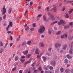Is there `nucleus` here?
Returning <instances> with one entry per match:
<instances>
[{
	"label": "nucleus",
	"mask_w": 73,
	"mask_h": 73,
	"mask_svg": "<svg viewBox=\"0 0 73 73\" xmlns=\"http://www.w3.org/2000/svg\"><path fill=\"white\" fill-rule=\"evenodd\" d=\"M65 10V7H63V9H62V11L63 12V11H64Z\"/></svg>",
	"instance_id": "nucleus-43"
},
{
	"label": "nucleus",
	"mask_w": 73,
	"mask_h": 73,
	"mask_svg": "<svg viewBox=\"0 0 73 73\" xmlns=\"http://www.w3.org/2000/svg\"><path fill=\"white\" fill-rule=\"evenodd\" d=\"M51 50H52V48L51 47H50L48 48V50L49 51V52H50L51 51Z\"/></svg>",
	"instance_id": "nucleus-44"
},
{
	"label": "nucleus",
	"mask_w": 73,
	"mask_h": 73,
	"mask_svg": "<svg viewBox=\"0 0 73 73\" xmlns=\"http://www.w3.org/2000/svg\"><path fill=\"white\" fill-rule=\"evenodd\" d=\"M57 23V21H55L51 23V25H54V24H56V23Z\"/></svg>",
	"instance_id": "nucleus-22"
},
{
	"label": "nucleus",
	"mask_w": 73,
	"mask_h": 73,
	"mask_svg": "<svg viewBox=\"0 0 73 73\" xmlns=\"http://www.w3.org/2000/svg\"><path fill=\"white\" fill-rule=\"evenodd\" d=\"M73 1H67V3H73Z\"/></svg>",
	"instance_id": "nucleus-50"
},
{
	"label": "nucleus",
	"mask_w": 73,
	"mask_h": 73,
	"mask_svg": "<svg viewBox=\"0 0 73 73\" xmlns=\"http://www.w3.org/2000/svg\"><path fill=\"white\" fill-rule=\"evenodd\" d=\"M25 58V56H22L21 57V58Z\"/></svg>",
	"instance_id": "nucleus-63"
},
{
	"label": "nucleus",
	"mask_w": 73,
	"mask_h": 73,
	"mask_svg": "<svg viewBox=\"0 0 73 73\" xmlns=\"http://www.w3.org/2000/svg\"><path fill=\"white\" fill-rule=\"evenodd\" d=\"M48 33L49 34H50V35L51 34V31H50V30H48Z\"/></svg>",
	"instance_id": "nucleus-45"
},
{
	"label": "nucleus",
	"mask_w": 73,
	"mask_h": 73,
	"mask_svg": "<svg viewBox=\"0 0 73 73\" xmlns=\"http://www.w3.org/2000/svg\"><path fill=\"white\" fill-rule=\"evenodd\" d=\"M30 61H28L27 62H25V64H29V63H30Z\"/></svg>",
	"instance_id": "nucleus-35"
},
{
	"label": "nucleus",
	"mask_w": 73,
	"mask_h": 73,
	"mask_svg": "<svg viewBox=\"0 0 73 73\" xmlns=\"http://www.w3.org/2000/svg\"><path fill=\"white\" fill-rule=\"evenodd\" d=\"M42 14H40L38 16V17H41V16H42Z\"/></svg>",
	"instance_id": "nucleus-32"
},
{
	"label": "nucleus",
	"mask_w": 73,
	"mask_h": 73,
	"mask_svg": "<svg viewBox=\"0 0 73 73\" xmlns=\"http://www.w3.org/2000/svg\"><path fill=\"white\" fill-rule=\"evenodd\" d=\"M64 35H62L61 36V38L62 39L64 38Z\"/></svg>",
	"instance_id": "nucleus-42"
},
{
	"label": "nucleus",
	"mask_w": 73,
	"mask_h": 73,
	"mask_svg": "<svg viewBox=\"0 0 73 73\" xmlns=\"http://www.w3.org/2000/svg\"><path fill=\"white\" fill-rule=\"evenodd\" d=\"M28 10H26L25 12V15L26 14H27V12H28Z\"/></svg>",
	"instance_id": "nucleus-60"
},
{
	"label": "nucleus",
	"mask_w": 73,
	"mask_h": 73,
	"mask_svg": "<svg viewBox=\"0 0 73 73\" xmlns=\"http://www.w3.org/2000/svg\"><path fill=\"white\" fill-rule=\"evenodd\" d=\"M23 72V70H20L19 71V73H22V72Z\"/></svg>",
	"instance_id": "nucleus-52"
},
{
	"label": "nucleus",
	"mask_w": 73,
	"mask_h": 73,
	"mask_svg": "<svg viewBox=\"0 0 73 73\" xmlns=\"http://www.w3.org/2000/svg\"><path fill=\"white\" fill-rule=\"evenodd\" d=\"M31 41H29L27 42V44L29 45H31Z\"/></svg>",
	"instance_id": "nucleus-30"
},
{
	"label": "nucleus",
	"mask_w": 73,
	"mask_h": 73,
	"mask_svg": "<svg viewBox=\"0 0 73 73\" xmlns=\"http://www.w3.org/2000/svg\"><path fill=\"white\" fill-rule=\"evenodd\" d=\"M38 69L39 70H42V68H41V67H40L38 68Z\"/></svg>",
	"instance_id": "nucleus-48"
},
{
	"label": "nucleus",
	"mask_w": 73,
	"mask_h": 73,
	"mask_svg": "<svg viewBox=\"0 0 73 73\" xmlns=\"http://www.w3.org/2000/svg\"><path fill=\"white\" fill-rule=\"evenodd\" d=\"M9 25L10 27L11 26V27H12V22H10Z\"/></svg>",
	"instance_id": "nucleus-24"
},
{
	"label": "nucleus",
	"mask_w": 73,
	"mask_h": 73,
	"mask_svg": "<svg viewBox=\"0 0 73 73\" xmlns=\"http://www.w3.org/2000/svg\"><path fill=\"white\" fill-rule=\"evenodd\" d=\"M35 63H34L32 65V66L33 67H34V66L35 65Z\"/></svg>",
	"instance_id": "nucleus-61"
},
{
	"label": "nucleus",
	"mask_w": 73,
	"mask_h": 73,
	"mask_svg": "<svg viewBox=\"0 0 73 73\" xmlns=\"http://www.w3.org/2000/svg\"><path fill=\"white\" fill-rule=\"evenodd\" d=\"M61 31H59L56 34V35H60L61 34Z\"/></svg>",
	"instance_id": "nucleus-16"
},
{
	"label": "nucleus",
	"mask_w": 73,
	"mask_h": 73,
	"mask_svg": "<svg viewBox=\"0 0 73 73\" xmlns=\"http://www.w3.org/2000/svg\"><path fill=\"white\" fill-rule=\"evenodd\" d=\"M61 24H65V22L64 21H63V20H60V22L58 23V25H60Z\"/></svg>",
	"instance_id": "nucleus-5"
},
{
	"label": "nucleus",
	"mask_w": 73,
	"mask_h": 73,
	"mask_svg": "<svg viewBox=\"0 0 73 73\" xmlns=\"http://www.w3.org/2000/svg\"><path fill=\"white\" fill-rule=\"evenodd\" d=\"M54 29L55 30H57V28L56 27H55L54 28Z\"/></svg>",
	"instance_id": "nucleus-64"
},
{
	"label": "nucleus",
	"mask_w": 73,
	"mask_h": 73,
	"mask_svg": "<svg viewBox=\"0 0 73 73\" xmlns=\"http://www.w3.org/2000/svg\"><path fill=\"white\" fill-rule=\"evenodd\" d=\"M68 62L69 61H68V60L67 59H65L64 61V63H65V64H68Z\"/></svg>",
	"instance_id": "nucleus-13"
},
{
	"label": "nucleus",
	"mask_w": 73,
	"mask_h": 73,
	"mask_svg": "<svg viewBox=\"0 0 73 73\" xmlns=\"http://www.w3.org/2000/svg\"><path fill=\"white\" fill-rule=\"evenodd\" d=\"M6 13V11H3V13H2V15H3L5 14V13Z\"/></svg>",
	"instance_id": "nucleus-55"
},
{
	"label": "nucleus",
	"mask_w": 73,
	"mask_h": 73,
	"mask_svg": "<svg viewBox=\"0 0 73 73\" xmlns=\"http://www.w3.org/2000/svg\"><path fill=\"white\" fill-rule=\"evenodd\" d=\"M10 40H13V38H12V36L11 35H10Z\"/></svg>",
	"instance_id": "nucleus-49"
},
{
	"label": "nucleus",
	"mask_w": 73,
	"mask_h": 73,
	"mask_svg": "<svg viewBox=\"0 0 73 73\" xmlns=\"http://www.w3.org/2000/svg\"><path fill=\"white\" fill-rule=\"evenodd\" d=\"M29 29H30V28H29V27H27L25 28V30L26 31H28V30H29Z\"/></svg>",
	"instance_id": "nucleus-17"
},
{
	"label": "nucleus",
	"mask_w": 73,
	"mask_h": 73,
	"mask_svg": "<svg viewBox=\"0 0 73 73\" xmlns=\"http://www.w3.org/2000/svg\"><path fill=\"white\" fill-rule=\"evenodd\" d=\"M70 48H71V49H72V46H73V44L72 43H71L70 44Z\"/></svg>",
	"instance_id": "nucleus-23"
},
{
	"label": "nucleus",
	"mask_w": 73,
	"mask_h": 73,
	"mask_svg": "<svg viewBox=\"0 0 73 73\" xmlns=\"http://www.w3.org/2000/svg\"><path fill=\"white\" fill-rule=\"evenodd\" d=\"M70 25H72L73 24V23L72 22H70Z\"/></svg>",
	"instance_id": "nucleus-58"
},
{
	"label": "nucleus",
	"mask_w": 73,
	"mask_h": 73,
	"mask_svg": "<svg viewBox=\"0 0 73 73\" xmlns=\"http://www.w3.org/2000/svg\"><path fill=\"white\" fill-rule=\"evenodd\" d=\"M53 8L51 9L50 10L52 11H53L54 12H56V11H57V8H56V6L55 5H53Z\"/></svg>",
	"instance_id": "nucleus-3"
},
{
	"label": "nucleus",
	"mask_w": 73,
	"mask_h": 73,
	"mask_svg": "<svg viewBox=\"0 0 73 73\" xmlns=\"http://www.w3.org/2000/svg\"><path fill=\"white\" fill-rule=\"evenodd\" d=\"M26 44H27V43L25 42H23V43L22 44V46L25 45Z\"/></svg>",
	"instance_id": "nucleus-38"
},
{
	"label": "nucleus",
	"mask_w": 73,
	"mask_h": 73,
	"mask_svg": "<svg viewBox=\"0 0 73 73\" xmlns=\"http://www.w3.org/2000/svg\"><path fill=\"white\" fill-rule=\"evenodd\" d=\"M10 28V26L9 25H8L7 27L6 28V30L7 31H8V29H9Z\"/></svg>",
	"instance_id": "nucleus-27"
},
{
	"label": "nucleus",
	"mask_w": 73,
	"mask_h": 73,
	"mask_svg": "<svg viewBox=\"0 0 73 73\" xmlns=\"http://www.w3.org/2000/svg\"><path fill=\"white\" fill-rule=\"evenodd\" d=\"M41 8V6H39L38 7V9H40Z\"/></svg>",
	"instance_id": "nucleus-53"
},
{
	"label": "nucleus",
	"mask_w": 73,
	"mask_h": 73,
	"mask_svg": "<svg viewBox=\"0 0 73 73\" xmlns=\"http://www.w3.org/2000/svg\"><path fill=\"white\" fill-rule=\"evenodd\" d=\"M49 69L51 70H53V68L52 66H48L47 67L46 66H45L44 67V70H47L49 69Z\"/></svg>",
	"instance_id": "nucleus-2"
},
{
	"label": "nucleus",
	"mask_w": 73,
	"mask_h": 73,
	"mask_svg": "<svg viewBox=\"0 0 73 73\" xmlns=\"http://www.w3.org/2000/svg\"><path fill=\"white\" fill-rule=\"evenodd\" d=\"M19 59V57H17L15 58V61H17Z\"/></svg>",
	"instance_id": "nucleus-47"
},
{
	"label": "nucleus",
	"mask_w": 73,
	"mask_h": 73,
	"mask_svg": "<svg viewBox=\"0 0 73 73\" xmlns=\"http://www.w3.org/2000/svg\"><path fill=\"white\" fill-rule=\"evenodd\" d=\"M69 14H66V15L65 17L67 19H68L69 18Z\"/></svg>",
	"instance_id": "nucleus-26"
},
{
	"label": "nucleus",
	"mask_w": 73,
	"mask_h": 73,
	"mask_svg": "<svg viewBox=\"0 0 73 73\" xmlns=\"http://www.w3.org/2000/svg\"><path fill=\"white\" fill-rule=\"evenodd\" d=\"M23 53L24 54H27L28 53V50H27L23 52Z\"/></svg>",
	"instance_id": "nucleus-9"
},
{
	"label": "nucleus",
	"mask_w": 73,
	"mask_h": 73,
	"mask_svg": "<svg viewBox=\"0 0 73 73\" xmlns=\"http://www.w3.org/2000/svg\"><path fill=\"white\" fill-rule=\"evenodd\" d=\"M45 31V28L42 26H40L39 30L38 31V32L43 33Z\"/></svg>",
	"instance_id": "nucleus-1"
},
{
	"label": "nucleus",
	"mask_w": 73,
	"mask_h": 73,
	"mask_svg": "<svg viewBox=\"0 0 73 73\" xmlns=\"http://www.w3.org/2000/svg\"><path fill=\"white\" fill-rule=\"evenodd\" d=\"M49 18L51 20H54V16L53 15H51L49 17Z\"/></svg>",
	"instance_id": "nucleus-8"
},
{
	"label": "nucleus",
	"mask_w": 73,
	"mask_h": 73,
	"mask_svg": "<svg viewBox=\"0 0 73 73\" xmlns=\"http://www.w3.org/2000/svg\"><path fill=\"white\" fill-rule=\"evenodd\" d=\"M70 72L71 73H73V69H71Z\"/></svg>",
	"instance_id": "nucleus-62"
},
{
	"label": "nucleus",
	"mask_w": 73,
	"mask_h": 73,
	"mask_svg": "<svg viewBox=\"0 0 73 73\" xmlns=\"http://www.w3.org/2000/svg\"><path fill=\"white\" fill-rule=\"evenodd\" d=\"M20 60L21 61V62H23L25 61V59H20Z\"/></svg>",
	"instance_id": "nucleus-41"
},
{
	"label": "nucleus",
	"mask_w": 73,
	"mask_h": 73,
	"mask_svg": "<svg viewBox=\"0 0 73 73\" xmlns=\"http://www.w3.org/2000/svg\"><path fill=\"white\" fill-rule=\"evenodd\" d=\"M3 52V49L2 48H1L0 49V53H1Z\"/></svg>",
	"instance_id": "nucleus-34"
},
{
	"label": "nucleus",
	"mask_w": 73,
	"mask_h": 73,
	"mask_svg": "<svg viewBox=\"0 0 73 73\" xmlns=\"http://www.w3.org/2000/svg\"><path fill=\"white\" fill-rule=\"evenodd\" d=\"M35 53L37 54H39V50L38 48H36L35 50Z\"/></svg>",
	"instance_id": "nucleus-7"
},
{
	"label": "nucleus",
	"mask_w": 73,
	"mask_h": 73,
	"mask_svg": "<svg viewBox=\"0 0 73 73\" xmlns=\"http://www.w3.org/2000/svg\"><path fill=\"white\" fill-rule=\"evenodd\" d=\"M29 57H30V55H26V57L27 58H29Z\"/></svg>",
	"instance_id": "nucleus-46"
},
{
	"label": "nucleus",
	"mask_w": 73,
	"mask_h": 73,
	"mask_svg": "<svg viewBox=\"0 0 73 73\" xmlns=\"http://www.w3.org/2000/svg\"><path fill=\"white\" fill-rule=\"evenodd\" d=\"M47 15L48 16H49L50 17V16H51L52 15V14H51V13H49V12L47 13Z\"/></svg>",
	"instance_id": "nucleus-29"
},
{
	"label": "nucleus",
	"mask_w": 73,
	"mask_h": 73,
	"mask_svg": "<svg viewBox=\"0 0 73 73\" xmlns=\"http://www.w3.org/2000/svg\"><path fill=\"white\" fill-rule=\"evenodd\" d=\"M61 45V44L59 43H56L54 45L55 48H56L60 47Z\"/></svg>",
	"instance_id": "nucleus-4"
},
{
	"label": "nucleus",
	"mask_w": 73,
	"mask_h": 73,
	"mask_svg": "<svg viewBox=\"0 0 73 73\" xmlns=\"http://www.w3.org/2000/svg\"><path fill=\"white\" fill-rule=\"evenodd\" d=\"M5 8V6H4L3 9V11H6V9Z\"/></svg>",
	"instance_id": "nucleus-20"
},
{
	"label": "nucleus",
	"mask_w": 73,
	"mask_h": 73,
	"mask_svg": "<svg viewBox=\"0 0 73 73\" xmlns=\"http://www.w3.org/2000/svg\"><path fill=\"white\" fill-rule=\"evenodd\" d=\"M60 71L61 72H64V68H60Z\"/></svg>",
	"instance_id": "nucleus-28"
},
{
	"label": "nucleus",
	"mask_w": 73,
	"mask_h": 73,
	"mask_svg": "<svg viewBox=\"0 0 73 73\" xmlns=\"http://www.w3.org/2000/svg\"><path fill=\"white\" fill-rule=\"evenodd\" d=\"M59 71H60V69H59V68H58L55 70L56 72H59Z\"/></svg>",
	"instance_id": "nucleus-37"
},
{
	"label": "nucleus",
	"mask_w": 73,
	"mask_h": 73,
	"mask_svg": "<svg viewBox=\"0 0 73 73\" xmlns=\"http://www.w3.org/2000/svg\"><path fill=\"white\" fill-rule=\"evenodd\" d=\"M69 27V25H65L64 27V29H67Z\"/></svg>",
	"instance_id": "nucleus-10"
},
{
	"label": "nucleus",
	"mask_w": 73,
	"mask_h": 73,
	"mask_svg": "<svg viewBox=\"0 0 73 73\" xmlns=\"http://www.w3.org/2000/svg\"><path fill=\"white\" fill-rule=\"evenodd\" d=\"M66 57H67V58H72V57L69 56V55H67Z\"/></svg>",
	"instance_id": "nucleus-18"
},
{
	"label": "nucleus",
	"mask_w": 73,
	"mask_h": 73,
	"mask_svg": "<svg viewBox=\"0 0 73 73\" xmlns=\"http://www.w3.org/2000/svg\"><path fill=\"white\" fill-rule=\"evenodd\" d=\"M45 73H53L52 72L50 71H46V72H45Z\"/></svg>",
	"instance_id": "nucleus-25"
},
{
	"label": "nucleus",
	"mask_w": 73,
	"mask_h": 73,
	"mask_svg": "<svg viewBox=\"0 0 73 73\" xmlns=\"http://www.w3.org/2000/svg\"><path fill=\"white\" fill-rule=\"evenodd\" d=\"M73 49L70 48L69 50V53L70 54H73Z\"/></svg>",
	"instance_id": "nucleus-15"
},
{
	"label": "nucleus",
	"mask_w": 73,
	"mask_h": 73,
	"mask_svg": "<svg viewBox=\"0 0 73 73\" xmlns=\"http://www.w3.org/2000/svg\"><path fill=\"white\" fill-rule=\"evenodd\" d=\"M20 38H18L17 39V41H19L20 40Z\"/></svg>",
	"instance_id": "nucleus-59"
},
{
	"label": "nucleus",
	"mask_w": 73,
	"mask_h": 73,
	"mask_svg": "<svg viewBox=\"0 0 73 73\" xmlns=\"http://www.w3.org/2000/svg\"><path fill=\"white\" fill-rule=\"evenodd\" d=\"M9 14H11V12H12V8H10L9 9Z\"/></svg>",
	"instance_id": "nucleus-12"
},
{
	"label": "nucleus",
	"mask_w": 73,
	"mask_h": 73,
	"mask_svg": "<svg viewBox=\"0 0 73 73\" xmlns=\"http://www.w3.org/2000/svg\"><path fill=\"white\" fill-rule=\"evenodd\" d=\"M47 11H49V7H47Z\"/></svg>",
	"instance_id": "nucleus-54"
},
{
	"label": "nucleus",
	"mask_w": 73,
	"mask_h": 73,
	"mask_svg": "<svg viewBox=\"0 0 73 73\" xmlns=\"http://www.w3.org/2000/svg\"><path fill=\"white\" fill-rule=\"evenodd\" d=\"M43 17L44 21H46V16L44 15L43 16Z\"/></svg>",
	"instance_id": "nucleus-11"
},
{
	"label": "nucleus",
	"mask_w": 73,
	"mask_h": 73,
	"mask_svg": "<svg viewBox=\"0 0 73 73\" xmlns=\"http://www.w3.org/2000/svg\"><path fill=\"white\" fill-rule=\"evenodd\" d=\"M40 46L41 47H44V44H43V43L42 42H41L40 44Z\"/></svg>",
	"instance_id": "nucleus-14"
},
{
	"label": "nucleus",
	"mask_w": 73,
	"mask_h": 73,
	"mask_svg": "<svg viewBox=\"0 0 73 73\" xmlns=\"http://www.w3.org/2000/svg\"><path fill=\"white\" fill-rule=\"evenodd\" d=\"M51 64L53 66H55V65L56 64V62H55V61L52 62L51 63Z\"/></svg>",
	"instance_id": "nucleus-19"
},
{
	"label": "nucleus",
	"mask_w": 73,
	"mask_h": 73,
	"mask_svg": "<svg viewBox=\"0 0 73 73\" xmlns=\"http://www.w3.org/2000/svg\"><path fill=\"white\" fill-rule=\"evenodd\" d=\"M69 69H66L65 70V72H66V73H68V72H69Z\"/></svg>",
	"instance_id": "nucleus-31"
},
{
	"label": "nucleus",
	"mask_w": 73,
	"mask_h": 73,
	"mask_svg": "<svg viewBox=\"0 0 73 73\" xmlns=\"http://www.w3.org/2000/svg\"><path fill=\"white\" fill-rule=\"evenodd\" d=\"M16 69V67H15L12 69V70L13 72V71H15Z\"/></svg>",
	"instance_id": "nucleus-39"
},
{
	"label": "nucleus",
	"mask_w": 73,
	"mask_h": 73,
	"mask_svg": "<svg viewBox=\"0 0 73 73\" xmlns=\"http://www.w3.org/2000/svg\"><path fill=\"white\" fill-rule=\"evenodd\" d=\"M36 27V24L35 23H34L33 24V27L34 28V27Z\"/></svg>",
	"instance_id": "nucleus-57"
},
{
	"label": "nucleus",
	"mask_w": 73,
	"mask_h": 73,
	"mask_svg": "<svg viewBox=\"0 0 73 73\" xmlns=\"http://www.w3.org/2000/svg\"><path fill=\"white\" fill-rule=\"evenodd\" d=\"M42 58L43 59V61H45L47 59L46 57L43 56Z\"/></svg>",
	"instance_id": "nucleus-21"
},
{
	"label": "nucleus",
	"mask_w": 73,
	"mask_h": 73,
	"mask_svg": "<svg viewBox=\"0 0 73 73\" xmlns=\"http://www.w3.org/2000/svg\"><path fill=\"white\" fill-rule=\"evenodd\" d=\"M7 16V15H3V19H5V18H6V17Z\"/></svg>",
	"instance_id": "nucleus-36"
},
{
	"label": "nucleus",
	"mask_w": 73,
	"mask_h": 73,
	"mask_svg": "<svg viewBox=\"0 0 73 73\" xmlns=\"http://www.w3.org/2000/svg\"><path fill=\"white\" fill-rule=\"evenodd\" d=\"M64 36L65 38H66L67 37H68V35L67 34H65V35H64Z\"/></svg>",
	"instance_id": "nucleus-51"
},
{
	"label": "nucleus",
	"mask_w": 73,
	"mask_h": 73,
	"mask_svg": "<svg viewBox=\"0 0 73 73\" xmlns=\"http://www.w3.org/2000/svg\"><path fill=\"white\" fill-rule=\"evenodd\" d=\"M30 30L31 31H33V30H35V29H34V28H31L30 29Z\"/></svg>",
	"instance_id": "nucleus-56"
},
{
	"label": "nucleus",
	"mask_w": 73,
	"mask_h": 73,
	"mask_svg": "<svg viewBox=\"0 0 73 73\" xmlns=\"http://www.w3.org/2000/svg\"><path fill=\"white\" fill-rule=\"evenodd\" d=\"M0 44L1 46H3V42H0Z\"/></svg>",
	"instance_id": "nucleus-33"
},
{
	"label": "nucleus",
	"mask_w": 73,
	"mask_h": 73,
	"mask_svg": "<svg viewBox=\"0 0 73 73\" xmlns=\"http://www.w3.org/2000/svg\"><path fill=\"white\" fill-rule=\"evenodd\" d=\"M66 48H67V44H65L63 45L62 49L63 50H65L66 49Z\"/></svg>",
	"instance_id": "nucleus-6"
},
{
	"label": "nucleus",
	"mask_w": 73,
	"mask_h": 73,
	"mask_svg": "<svg viewBox=\"0 0 73 73\" xmlns=\"http://www.w3.org/2000/svg\"><path fill=\"white\" fill-rule=\"evenodd\" d=\"M73 11V9H72L69 12V13L70 14L71 13H72V12Z\"/></svg>",
	"instance_id": "nucleus-40"
}]
</instances>
